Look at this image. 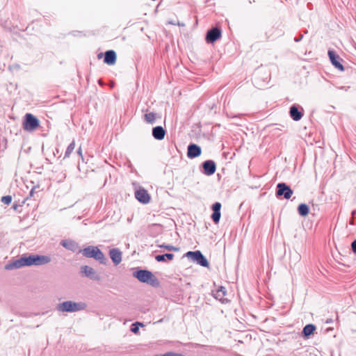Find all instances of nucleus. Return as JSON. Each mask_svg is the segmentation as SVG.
I'll return each instance as SVG.
<instances>
[{
    "mask_svg": "<svg viewBox=\"0 0 356 356\" xmlns=\"http://www.w3.org/2000/svg\"><path fill=\"white\" fill-rule=\"evenodd\" d=\"M51 261V258L47 255L29 254L22 255L20 258L10 262L5 266L6 270H13L24 266H42Z\"/></svg>",
    "mask_w": 356,
    "mask_h": 356,
    "instance_id": "f257e3e1",
    "label": "nucleus"
},
{
    "mask_svg": "<svg viewBox=\"0 0 356 356\" xmlns=\"http://www.w3.org/2000/svg\"><path fill=\"white\" fill-rule=\"evenodd\" d=\"M133 276L137 278L140 282L146 283L152 286L157 287L159 286V280L154 274L147 270H137L134 272Z\"/></svg>",
    "mask_w": 356,
    "mask_h": 356,
    "instance_id": "f03ea898",
    "label": "nucleus"
},
{
    "mask_svg": "<svg viewBox=\"0 0 356 356\" xmlns=\"http://www.w3.org/2000/svg\"><path fill=\"white\" fill-rule=\"evenodd\" d=\"M79 252L81 253L83 257L86 258H92L102 264H106V259L104 253L97 246L89 245L82 250H79Z\"/></svg>",
    "mask_w": 356,
    "mask_h": 356,
    "instance_id": "7ed1b4c3",
    "label": "nucleus"
},
{
    "mask_svg": "<svg viewBox=\"0 0 356 356\" xmlns=\"http://www.w3.org/2000/svg\"><path fill=\"white\" fill-rule=\"evenodd\" d=\"M86 308V304L82 302H74L66 300L56 305V310L59 312H76L84 310Z\"/></svg>",
    "mask_w": 356,
    "mask_h": 356,
    "instance_id": "20e7f679",
    "label": "nucleus"
},
{
    "mask_svg": "<svg viewBox=\"0 0 356 356\" xmlns=\"http://www.w3.org/2000/svg\"><path fill=\"white\" fill-rule=\"evenodd\" d=\"M186 256L192 261L196 262L201 266L208 267L209 265L207 258L203 255V254L200 250L194 252L189 251L186 252Z\"/></svg>",
    "mask_w": 356,
    "mask_h": 356,
    "instance_id": "39448f33",
    "label": "nucleus"
},
{
    "mask_svg": "<svg viewBox=\"0 0 356 356\" xmlns=\"http://www.w3.org/2000/svg\"><path fill=\"white\" fill-rule=\"evenodd\" d=\"M39 120L31 113H26L23 122V128L26 131H33L39 127Z\"/></svg>",
    "mask_w": 356,
    "mask_h": 356,
    "instance_id": "423d86ee",
    "label": "nucleus"
},
{
    "mask_svg": "<svg viewBox=\"0 0 356 356\" xmlns=\"http://www.w3.org/2000/svg\"><path fill=\"white\" fill-rule=\"evenodd\" d=\"M293 192L292 189L285 183H279L276 188V196H283L285 199L289 200L291 198Z\"/></svg>",
    "mask_w": 356,
    "mask_h": 356,
    "instance_id": "0eeeda50",
    "label": "nucleus"
},
{
    "mask_svg": "<svg viewBox=\"0 0 356 356\" xmlns=\"http://www.w3.org/2000/svg\"><path fill=\"white\" fill-rule=\"evenodd\" d=\"M81 273L92 280L99 281L101 279L100 275L96 273L95 269L88 266H82L81 267Z\"/></svg>",
    "mask_w": 356,
    "mask_h": 356,
    "instance_id": "6e6552de",
    "label": "nucleus"
},
{
    "mask_svg": "<svg viewBox=\"0 0 356 356\" xmlns=\"http://www.w3.org/2000/svg\"><path fill=\"white\" fill-rule=\"evenodd\" d=\"M221 30L216 26L208 30L206 35V40L208 43H213L221 37Z\"/></svg>",
    "mask_w": 356,
    "mask_h": 356,
    "instance_id": "1a4fd4ad",
    "label": "nucleus"
},
{
    "mask_svg": "<svg viewBox=\"0 0 356 356\" xmlns=\"http://www.w3.org/2000/svg\"><path fill=\"white\" fill-rule=\"evenodd\" d=\"M203 173L207 176L213 175L216 170V164L213 160H207L202 164Z\"/></svg>",
    "mask_w": 356,
    "mask_h": 356,
    "instance_id": "9d476101",
    "label": "nucleus"
},
{
    "mask_svg": "<svg viewBox=\"0 0 356 356\" xmlns=\"http://www.w3.org/2000/svg\"><path fill=\"white\" fill-rule=\"evenodd\" d=\"M328 56L330 58V60L332 63V64L338 70L341 71L344 70V67L343 65L340 63V60H341V58L336 54V53L334 51L329 50L328 51Z\"/></svg>",
    "mask_w": 356,
    "mask_h": 356,
    "instance_id": "9b49d317",
    "label": "nucleus"
},
{
    "mask_svg": "<svg viewBox=\"0 0 356 356\" xmlns=\"http://www.w3.org/2000/svg\"><path fill=\"white\" fill-rule=\"evenodd\" d=\"M202 153L201 147L194 143H191L187 148V156L189 159H194L199 156Z\"/></svg>",
    "mask_w": 356,
    "mask_h": 356,
    "instance_id": "f8f14e48",
    "label": "nucleus"
},
{
    "mask_svg": "<svg viewBox=\"0 0 356 356\" xmlns=\"http://www.w3.org/2000/svg\"><path fill=\"white\" fill-rule=\"evenodd\" d=\"M136 198L143 204H147L150 200V196L144 188H140L135 192Z\"/></svg>",
    "mask_w": 356,
    "mask_h": 356,
    "instance_id": "ddd939ff",
    "label": "nucleus"
},
{
    "mask_svg": "<svg viewBox=\"0 0 356 356\" xmlns=\"http://www.w3.org/2000/svg\"><path fill=\"white\" fill-rule=\"evenodd\" d=\"M60 245L65 249L74 252H79V250H80L78 243L70 239L61 241Z\"/></svg>",
    "mask_w": 356,
    "mask_h": 356,
    "instance_id": "4468645a",
    "label": "nucleus"
},
{
    "mask_svg": "<svg viewBox=\"0 0 356 356\" xmlns=\"http://www.w3.org/2000/svg\"><path fill=\"white\" fill-rule=\"evenodd\" d=\"M109 256L115 266L122 261V252L118 248L110 250Z\"/></svg>",
    "mask_w": 356,
    "mask_h": 356,
    "instance_id": "2eb2a0df",
    "label": "nucleus"
},
{
    "mask_svg": "<svg viewBox=\"0 0 356 356\" xmlns=\"http://www.w3.org/2000/svg\"><path fill=\"white\" fill-rule=\"evenodd\" d=\"M289 113L291 118L295 121L300 120L303 116V113L299 111L298 106L296 104L291 106Z\"/></svg>",
    "mask_w": 356,
    "mask_h": 356,
    "instance_id": "dca6fc26",
    "label": "nucleus"
},
{
    "mask_svg": "<svg viewBox=\"0 0 356 356\" xmlns=\"http://www.w3.org/2000/svg\"><path fill=\"white\" fill-rule=\"evenodd\" d=\"M116 54L113 50H108L104 53V62L108 65H114L116 62Z\"/></svg>",
    "mask_w": 356,
    "mask_h": 356,
    "instance_id": "f3484780",
    "label": "nucleus"
},
{
    "mask_svg": "<svg viewBox=\"0 0 356 356\" xmlns=\"http://www.w3.org/2000/svg\"><path fill=\"white\" fill-rule=\"evenodd\" d=\"M166 131L161 126H156L152 129V136L156 140H163L165 136Z\"/></svg>",
    "mask_w": 356,
    "mask_h": 356,
    "instance_id": "a211bd4d",
    "label": "nucleus"
},
{
    "mask_svg": "<svg viewBox=\"0 0 356 356\" xmlns=\"http://www.w3.org/2000/svg\"><path fill=\"white\" fill-rule=\"evenodd\" d=\"M316 330V326L314 324L306 325L302 331V334L305 339H309Z\"/></svg>",
    "mask_w": 356,
    "mask_h": 356,
    "instance_id": "6ab92c4d",
    "label": "nucleus"
},
{
    "mask_svg": "<svg viewBox=\"0 0 356 356\" xmlns=\"http://www.w3.org/2000/svg\"><path fill=\"white\" fill-rule=\"evenodd\" d=\"M213 294L216 299L222 301V299L226 294V289L223 286H220L216 291H213Z\"/></svg>",
    "mask_w": 356,
    "mask_h": 356,
    "instance_id": "aec40b11",
    "label": "nucleus"
},
{
    "mask_svg": "<svg viewBox=\"0 0 356 356\" xmlns=\"http://www.w3.org/2000/svg\"><path fill=\"white\" fill-rule=\"evenodd\" d=\"M298 212L301 216H306L309 212V208L307 204L302 203L298 207Z\"/></svg>",
    "mask_w": 356,
    "mask_h": 356,
    "instance_id": "412c9836",
    "label": "nucleus"
},
{
    "mask_svg": "<svg viewBox=\"0 0 356 356\" xmlns=\"http://www.w3.org/2000/svg\"><path fill=\"white\" fill-rule=\"evenodd\" d=\"M174 257H175V255L173 254H172V253H165V254H163L156 255L155 259L158 262H162V261H165L166 259H168V260H172Z\"/></svg>",
    "mask_w": 356,
    "mask_h": 356,
    "instance_id": "4be33fe9",
    "label": "nucleus"
},
{
    "mask_svg": "<svg viewBox=\"0 0 356 356\" xmlns=\"http://www.w3.org/2000/svg\"><path fill=\"white\" fill-rule=\"evenodd\" d=\"M145 120L149 124H154L156 121V114L154 113H149L145 115Z\"/></svg>",
    "mask_w": 356,
    "mask_h": 356,
    "instance_id": "5701e85b",
    "label": "nucleus"
},
{
    "mask_svg": "<svg viewBox=\"0 0 356 356\" xmlns=\"http://www.w3.org/2000/svg\"><path fill=\"white\" fill-rule=\"evenodd\" d=\"M75 148V143L73 140L67 147V149L65 153V158L69 157L71 153L74 151Z\"/></svg>",
    "mask_w": 356,
    "mask_h": 356,
    "instance_id": "b1692460",
    "label": "nucleus"
},
{
    "mask_svg": "<svg viewBox=\"0 0 356 356\" xmlns=\"http://www.w3.org/2000/svg\"><path fill=\"white\" fill-rule=\"evenodd\" d=\"M139 325H141L142 327L144 326L143 323L136 322L131 325V331L135 334L138 333L139 330Z\"/></svg>",
    "mask_w": 356,
    "mask_h": 356,
    "instance_id": "393cba45",
    "label": "nucleus"
},
{
    "mask_svg": "<svg viewBox=\"0 0 356 356\" xmlns=\"http://www.w3.org/2000/svg\"><path fill=\"white\" fill-rule=\"evenodd\" d=\"M160 248H165L169 251H175V252H177L179 250V248H177V247H175V246H173L172 245H159Z\"/></svg>",
    "mask_w": 356,
    "mask_h": 356,
    "instance_id": "a878e982",
    "label": "nucleus"
},
{
    "mask_svg": "<svg viewBox=\"0 0 356 356\" xmlns=\"http://www.w3.org/2000/svg\"><path fill=\"white\" fill-rule=\"evenodd\" d=\"M211 218L216 224L218 223L220 218V211H213Z\"/></svg>",
    "mask_w": 356,
    "mask_h": 356,
    "instance_id": "bb28decb",
    "label": "nucleus"
},
{
    "mask_svg": "<svg viewBox=\"0 0 356 356\" xmlns=\"http://www.w3.org/2000/svg\"><path fill=\"white\" fill-rule=\"evenodd\" d=\"M12 201V197L10 195H6L2 197L1 202L5 204H9Z\"/></svg>",
    "mask_w": 356,
    "mask_h": 356,
    "instance_id": "cd10ccee",
    "label": "nucleus"
},
{
    "mask_svg": "<svg viewBox=\"0 0 356 356\" xmlns=\"http://www.w3.org/2000/svg\"><path fill=\"white\" fill-rule=\"evenodd\" d=\"M221 204L220 202H215L212 206L213 211H220Z\"/></svg>",
    "mask_w": 356,
    "mask_h": 356,
    "instance_id": "c85d7f7f",
    "label": "nucleus"
},
{
    "mask_svg": "<svg viewBox=\"0 0 356 356\" xmlns=\"http://www.w3.org/2000/svg\"><path fill=\"white\" fill-rule=\"evenodd\" d=\"M160 356H184L180 353H176L173 352H168L163 355H160Z\"/></svg>",
    "mask_w": 356,
    "mask_h": 356,
    "instance_id": "c756f323",
    "label": "nucleus"
},
{
    "mask_svg": "<svg viewBox=\"0 0 356 356\" xmlns=\"http://www.w3.org/2000/svg\"><path fill=\"white\" fill-rule=\"evenodd\" d=\"M351 249H352V251L356 254V239L354 240L352 243H351Z\"/></svg>",
    "mask_w": 356,
    "mask_h": 356,
    "instance_id": "7c9ffc66",
    "label": "nucleus"
},
{
    "mask_svg": "<svg viewBox=\"0 0 356 356\" xmlns=\"http://www.w3.org/2000/svg\"><path fill=\"white\" fill-rule=\"evenodd\" d=\"M302 37H303V35H300V37H298V38H294V41H295L296 42H300V41L302 40Z\"/></svg>",
    "mask_w": 356,
    "mask_h": 356,
    "instance_id": "2f4dec72",
    "label": "nucleus"
},
{
    "mask_svg": "<svg viewBox=\"0 0 356 356\" xmlns=\"http://www.w3.org/2000/svg\"><path fill=\"white\" fill-rule=\"evenodd\" d=\"M77 153H78V154H79V156H81V157H83V156H82V150H81V147H79V149H78V151H77Z\"/></svg>",
    "mask_w": 356,
    "mask_h": 356,
    "instance_id": "473e14b6",
    "label": "nucleus"
},
{
    "mask_svg": "<svg viewBox=\"0 0 356 356\" xmlns=\"http://www.w3.org/2000/svg\"><path fill=\"white\" fill-rule=\"evenodd\" d=\"M35 187H33L30 191V196H33Z\"/></svg>",
    "mask_w": 356,
    "mask_h": 356,
    "instance_id": "72a5a7b5",
    "label": "nucleus"
},
{
    "mask_svg": "<svg viewBox=\"0 0 356 356\" xmlns=\"http://www.w3.org/2000/svg\"><path fill=\"white\" fill-rule=\"evenodd\" d=\"M332 319H327V320L326 321V323H332Z\"/></svg>",
    "mask_w": 356,
    "mask_h": 356,
    "instance_id": "f704fd0d",
    "label": "nucleus"
},
{
    "mask_svg": "<svg viewBox=\"0 0 356 356\" xmlns=\"http://www.w3.org/2000/svg\"><path fill=\"white\" fill-rule=\"evenodd\" d=\"M102 56V53H100V54L98 55V57H99V58H100Z\"/></svg>",
    "mask_w": 356,
    "mask_h": 356,
    "instance_id": "c9c22d12",
    "label": "nucleus"
}]
</instances>
